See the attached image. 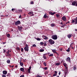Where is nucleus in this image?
I'll list each match as a JSON object with an SVG mask.
<instances>
[{"label":"nucleus","mask_w":77,"mask_h":77,"mask_svg":"<svg viewBox=\"0 0 77 77\" xmlns=\"http://www.w3.org/2000/svg\"><path fill=\"white\" fill-rule=\"evenodd\" d=\"M49 42L51 44H54V41L51 39H50L49 40Z\"/></svg>","instance_id":"obj_1"},{"label":"nucleus","mask_w":77,"mask_h":77,"mask_svg":"<svg viewBox=\"0 0 77 77\" xmlns=\"http://www.w3.org/2000/svg\"><path fill=\"white\" fill-rule=\"evenodd\" d=\"M24 50L25 51H29V46H28V45H26L25 47L24 48Z\"/></svg>","instance_id":"obj_2"},{"label":"nucleus","mask_w":77,"mask_h":77,"mask_svg":"<svg viewBox=\"0 0 77 77\" xmlns=\"http://www.w3.org/2000/svg\"><path fill=\"white\" fill-rule=\"evenodd\" d=\"M21 24V22L20 20H18L16 22H15V25L16 26H17Z\"/></svg>","instance_id":"obj_3"},{"label":"nucleus","mask_w":77,"mask_h":77,"mask_svg":"<svg viewBox=\"0 0 77 77\" xmlns=\"http://www.w3.org/2000/svg\"><path fill=\"white\" fill-rule=\"evenodd\" d=\"M52 38L53 39L56 40L57 39V35H52Z\"/></svg>","instance_id":"obj_4"},{"label":"nucleus","mask_w":77,"mask_h":77,"mask_svg":"<svg viewBox=\"0 0 77 77\" xmlns=\"http://www.w3.org/2000/svg\"><path fill=\"white\" fill-rule=\"evenodd\" d=\"M64 73H67L68 72V67H66L65 68L64 70Z\"/></svg>","instance_id":"obj_5"},{"label":"nucleus","mask_w":77,"mask_h":77,"mask_svg":"<svg viewBox=\"0 0 77 77\" xmlns=\"http://www.w3.org/2000/svg\"><path fill=\"white\" fill-rule=\"evenodd\" d=\"M52 51L53 52V53H56V54H57V53L56 51V49H53L52 50Z\"/></svg>","instance_id":"obj_6"},{"label":"nucleus","mask_w":77,"mask_h":77,"mask_svg":"<svg viewBox=\"0 0 77 77\" xmlns=\"http://www.w3.org/2000/svg\"><path fill=\"white\" fill-rule=\"evenodd\" d=\"M7 72H7V71L6 70H4L3 71V74H5V75H6V74H7Z\"/></svg>","instance_id":"obj_7"},{"label":"nucleus","mask_w":77,"mask_h":77,"mask_svg":"<svg viewBox=\"0 0 77 77\" xmlns=\"http://www.w3.org/2000/svg\"><path fill=\"white\" fill-rule=\"evenodd\" d=\"M28 14L30 16H33V13L31 12H29V13Z\"/></svg>","instance_id":"obj_8"},{"label":"nucleus","mask_w":77,"mask_h":77,"mask_svg":"<svg viewBox=\"0 0 77 77\" xmlns=\"http://www.w3.org/2000/svg\"><path fill=\"white\" fill-rule=\"evenodd\" d=\"M62 19L63 21H65L66 20V17H62Z\"/></svg>","instance_id":"obj_9"},{"label":"nucleus","mask_w":77,"mask_h":77,"mask_svg":"<svg viewBox=\"0 0 77 77\" xmlns=\"http://www.w3.org/2000/svg\"><path fill=\"white\" fill-rule=\"evenodd\" d=\"M71 36H72V35L71 34H69L67 35V37L69 38H71Z\"/></svg>","instance_id":"obj_10"},{"label":"nucleus","mask_w":77,"mask_h":77,"mask_svg":"<svg viewBox=\"0 0 77 77\" xmlns=\"http://www.w3.org/2000/svg\"><path fill=\"white\" fill-rule=\"evenodd\" d=\"M75 4H76V2H72V5L73 6H75Z\"/></svg>","instance_id":"obj_11"},{"label":"nucleus","mask_w":77,"mask_h":77,"mask_svg":"<svg viewBox=\"0 0 77 77\" xmlns=\"http://www.w3.org/2000/svg\"><path fill=\"white\" fill-rule=\"evenodd\" d=\"M20 65L22 66H23V65H24V64H23V63L22 62H20Z\"/></svg>","instance_id":"obj_12"},{"label":"nucleus","mask_w":77,"mask_h":77,"mask_svg":"<svg viewBox=\"0 0 77 77\" xmlns=\"http://www.w3.org/2000/svg\"><path fill=\"white\" fill-rule=\"evenodd\" d=\"M55 65H57V66H59V65H60V63H55Z\"/></svg>","instance_id":"obj_13"},{"label":"nucleus","mask_w":77,"mask_h":77,"mask_svg":"<svg viewBox=\"0 0 77 77\" xmlns=\"http://www.w3.org/2000/svg\"><path fill=\"white\" fill-rule=\"evenodd\" d=\"M20 71H22V72H23V71H24V68H20Z\"/></svg>","instance_id":"obj_14"},{"label":"nucleus","mask_w":77,"mask_h":77,"mask_svg":"<svg viewBox=\"0 0 77 77\" xmlns=\"http://www.w3.org/2000/svg\"><path fill=\"white\" fill-rule=\"evenodd\" d=\"M50 14L52 15H54V14H56V13L55 12L52 13L51 12L50 13Z\"/></svg>","instance_id":"obj_15"},{"label":"nucleus","mask_w":77,"mask_h":77,"mask_svg":"<svg viewBox=\"0 0 77 77\" xmlns=\"http://www.w3.org/2000/svg\"><path fill=\"white\" fill-rule=\"evenodd\" d=\"M63 65H64V66L65 67H67V66H66V65H67V64H66V63H63Z\"/></svg>","instance_id":"obj_16"},{"label":"nucleus","mask_w":77,"mask_h":77,"mask_svg":"<svg viewBox=\"0 0 77 77\" xmlns=\"http://www.w3.org/2000/svg\"><path fill=\"white\" fill-rule=\"evenodd\" d=\"M7 62L8 63H10L11 62V61L10 60H7Z\"/></svg>","instance_id":"obj_17"},{"label":"nucleus","mask_w":77,"mask_h":77,"mask_svg":"<svg viewBox=\"0 0 77 77\" xmlns=\"http://www.w3.org/2000/svg\"><path fill=\"white\" fill-rule=\"evenodd\" d=\"M74 20L75 21V23H77V17H76V19H74Z\"/></svg>","instance_id":"obj_18"},{"label":"nucleus","mask_w":77,"mask_h":77,"mask_svg":"<svg viewBox=\"0 0 77 77\" xmlns=\"http://www.w3.org/2000/svg\"><path fill=\"white\" fill-rule=\"evenodd\" d=\"M44 51V49H40L39 50L40 52H43Z\"/></svg>","instance_id":"obj_19"},{"label":"nucleus","mask_w":77,"mask_h":77,"mask_svg":"<svg viewBox=\"0 0 77 77\" xmlns=\"http://www.w3.org/2000/svg\"><path fill=\"white\" fill-rule=\"evenodd\" d=\"M67 59H68V60H69V62L71 61V58L69 57H67Z\"/></svg>","instance_id":"obj_20"},{"label":"nucleus","mask_w":77,"mask_h":77,"mask_svg":"<svg viewBox=\"0 0 77 77\" xmlns=\"http://www.w3.org/2000/svg\"><path fill=\"white\" fill-rule=\"evenodd\" d=\"M51 27H54V26H55V24H51Z\"/></svg>","instance_id":"obj_21"},{"label":"nucleus","mask_w":77,"mask_h":77,"mask_svg":"<svg viewBox=\"0 0 77 77\" xmlns=\"http://www.w3.org/2000/svg\"><path fill=\"white\" fill-rule=\"evenodd\" d=\"M36 77H42V76H40V75H39L38 74H37L36 75Z\"/></svg>","instance_id":"obj_22"},{"label":"nucleus","mask_w":77,"mask_h":77,"mask_svg":"<svg viewBox=\"0 0 77 77\" xmlns=\"http://www.w3.org/2000/svg\"><path fill=\"white\" fill-rule=\"evenodd\" d=\"M44 17L45 18H46L47 17H48L47 16V15H46V14H45Z\"/></svg>","instance_id":"obj_23"},{"label":"nucleus","mask_w":77,"mask_h":77,"mask_svg":"<svg viewBox=\"0 0 77 77\" xmlns=\"http://www.w3.org/2000/svg\"><path fill=\"white\" fill-rule=\"evenodd\" d=\"M44 42H42L40 43V45H44Z\"/></svg>","instance_id":"obj_24"},{"label":"nucleus","mask_w":77,"mask_h":77,"mask_svg":"<svg viewBox=\"0 0 77 77\" xmlns=\"http://www.w3.org/2000/svg\"><path fill=\"white\" fill-rule=\"evenodd\" d=\"M18 11L20 13L21 12H22V10H19Z\"/></svg>","instance_id":"obj_25"},{"label":"nucleus","mask_w":77,"mask_h":77,"mask_svg":"<svg viewBox=\"0 0 77 77\" xmlns=\"http://www.w3.org/2000/svg\"><path fill=\"white\" fill-rule=\"evenodd\" d=\"M7 36L8 38H9L10 37V34H8L7 35Z\"/></svg>","instance_id":"obj_26"},{"label":"nucleus","mask_w":77,"mask_h":77,"mask_svg":"<svg viewBox=\"0 0 77 77\" xmlns=\"http://www.w3.org/2000/svg\"><path fill=\"white\" fill-rule=\"evenodd\" d=\"M43 55V58L44 59H47V57H46V56H45L44 55Z\"/></svg>","instance_id":"obj_27"},{"label":"nucleus","mask_w":77,"mask_h":77,"mask_svg":"<svg viewBox=\"0 0 77 77\" xmlns=\"http://www.w3.org/2000/svg\"><path fill=\"white\" fill-rule=\"evenodd\" d=\"M44 44L45 46H46V45H47V42H45L44 43Z\"/></svg>","instance_id":"obj_28"},{"label":"nucleus","mask_w":77,"mask_h":77,"mask_svg":"<svg viewBox=\"0 0 77 77\" xmlns=\"http://www.w3.org/2000/svg\"><path fill=\"white\" fill-rule=\"evenodd\" d=\"M44 37H45V38H44V39H48L47 37L46 36H45Z\"/></svg>","instance_id":"obj_29"},{"label":"nucleus","mask_w":77,"mask_h":77,"mask_svg":"<svg viewBox=\"0 0 77 77\" xmlns=\"http://www.w3.org/2000/svg\"><path fill=\"white\" fill-rule=\"evenodd\" d=\"M56 16L57 18H58V17H60V16H59V15L58 14H56Z\"/></svg>","instance_id":"obj_30"},{"label":"nucleus","mask_w":77,"mask_h":77,"mask_svg":"<svg viewBox=\"0 0 77 77\" xmlns=\"http://www.w3.org/2000/svg\"><path fill=\"white\" fill-rule=\"evenodd\" d=\"M49 56H53V54H50L49 55Z\"/></svg>","instance_id":"obj_31"},{"label":"nucleus","mask_w":77,"mask_h":77,"mask_svg":"<svg viewBox=\"0 0 77 77\" xmlns=\"http://www.w3.org/2000/svg\"><path fill=\"white\" fill-rule=\"evenodd\" d=\"M43 64H44V65L45 66H47V64H46V63H45V62H44V63H43Z\"/></svg>","instance_id":"obj_32"},{"label":"nucleus","mask_w":77,"mask_h":77,"mask_svg":"<svg viewBox=\"0 0 77 77\" xmlns=\"http://www.w3.org/2000/svg\"><path fill=\"white\" fill-rule=\"evenodd\" d=\"M73 69L75 70H76V67L75 66H74L73 67Z\"/></svg>","instance_id":"obj_33"},{"label":"nucleus","mask_w":77,"mask_h":77,"mask_svg":"<svg viewBox=\"0 0 77 77\" xmlns=\"http://www.w3.org/2000/svg\"><path fill=\"white\" fill-rule=\"evenodd\" d=\"M37 41H40L41 40V38H37Z\"/></svg>","instance_id":"obj_34"},{"label":"nucleus","mask_w":77,"mask_h":77,"mask_svg":"<svg viewBox=\"0 0 77 77\" xmlns=\"http://www.w3.org/2000/svg\"><path fill=\"white\" fill-rule=\"evenodd\" d=\"M28 72L29 73H30V69H28Z\"/></svg>","instance_id":"obj_35"},{"label":"nucleus","mask_w":77,"mask_h":77,"mask_svg":"<svg viewBox=\"0 0 77 77\" xmlns=\"http://www.w3.org/2000/svg\"><path fill=\"white\" fill-rule=\"evenodd\" d=\"M2 77H6V75H4V74H2Z\"/></svg>","instance_id":"obj_36"},{"label":"nucleus","mask_w":77,"mask_h":77,"mask_svg":"<svg viewBox=\"0 0 77 77\" xmlns=\"http://www.w3.org/2000/svg\"><path fill=\"white\" fill-rule=\"evenodd\" d=\"M21 51L22 52H23V50H24V49H23V48H21Z\"/></svg>","instance_id":"obj_37"},{"label":"nucleus","mask_w":77,"mask_h":77,"mask_svg":"<svg viewBox=\"0 0 77 77\" xmlns=\"http://www.w3.org/2000/svg\"><path fill=\"white\" fill-rule=\"evenodd\" d=\"M7 54H9V50H8V51H7L6 53Z\"/></svg>","instance_id":"obj_38"},{"label":"nucleus","mask_w":77,"mask_h":77,"mask_svg":"<svg viewBox=\"0 0 77 77\" xmlns=\"http://www.w3.org/2000/svg\"><path fill=\"white\" fill-rule=\"evenodd\" d=\"M32 47H36V45L35 44H34L32 45Z\"/></svg>","instance_id":"obj_39"},{"label":"nucleus","mask_w":77,"mask_h":77,"mask_svg":"<svg viewBox=\"0 0 77 77\" xmlns=\"http://www.w3.org/2000/svg\"><path fill=\"white\" fill-rule=\"evenodd\" d=\"M20 77H24V75H22L20 76Z\"/></svg>","instance_id":"obj_40"},{"label":"nucleus","mask_w":77,"mask_h":77,"mask_svg":"<svg viewBox=\"0 0 77 77\" xmlns=\"http://www.w3.org/2000/svg\"><path fill=\"white\" fill-rule=\"evenodd\" d=\"M53 76H56V75H57V74H54L53 75Z\"/></svg>","instance_id":"obj_41"},{"label":"nucleus","mask_w":77,"mask_h":77,"mask_svg":"<svg viewBox=\"0 0 77 77\" xmlns=\"http://www.w3.org/2000/svg\"><path fill=\"white\" fill-rule=\"evenodd\" d=\"M54 73L55 74H57V71H55Z\"/></svg>","instance_id":"obj_42"},{"label":"nucleus","mask_w":77,"mask_h":77,"mask_svg":"<svg viewBox=\"0 0 77 77\" xmlns=\"http://www.w3.org/2000/svg\"><path fill=\"white\" fill-rule=\"evenodd\" d=\"M66 51H67V52H69V51H70L69 50V49L66 50Z\"/></svg>","instance_id":"obj_43"},{"label":"nucleus","mask_w":77,"mask_h":77,"mask_svg":"<svg viewBox=\"0 0 77 77\" xmlns=\"http://www.w3.org/2000/svg\"><path fill=\"white\" fill-rule=\"evenodd\" d=\"M8 56H11V55L9 54H7Z\"/></svg>","instance_id":"obj_44"},{"label":"nucleus","mask_w":77,"mask_h":77,"mask_svg":"<svg viewBox=\"0 0 77 77\" xmlns=\"http://www.w3.org/2000/svg\"><path fill=\"white\" fill-rule=\"evenodd\" d=\"M61 74V72H59V75H60Z\"/></svg>","instance_id":"obj_45"},{"label":"nucleus","mask_w":77,"mask_h":77,"mask_svg":"<svg viewBox=\"0 0 77 77\" xmlns=\"http://www.w3.org/2000/svg\"><path fill=\"white\" fill-rule=\"evenodd\" d=\"M3 51H4V53H5L6 52V50H5L4 49H3Z\"/></svg>","instance_id":"obj_46"},{"label":"nucleus","mask_w":77,"mask_h":77,"mask_svg":"<svg viewBox=\"0 0 77 77\" xmlns=\"http://www.w3.org/2000/svg\"><path fill=\"white\" fill-rule=\"evenodd\" d=\"M44 69L46 70V69H47V67H45L44 68Z\"/></svg>","instance_id":"obj_47"},{"label":"nucleus","mask_w":77,"mask_h":77,"mask_svg":"<svg viewBox=\"0 0 77 77\" xmlns=\"http://www.w3.org/2000/svg\"><path fill=\"white\" fill-rule=\"evenodd\" d=\"M14 10H15V9H14V8H12L11 9V11H14Z\"/></svg>","instance_id":"obj_48"},{"label":"nucleus","mask_w":77,"mask_h":77,"mask_svg":"<svg viewBox=\"0 0 77 77\" xmlns=\"http://www.w3.org/2000/svg\"><path fill=\"white\" fill-rule=\"evenodd\" d=\"M74 22H75V21H74V20H72V23H74Z\"/></svg>","instance_id":"obj_49"},{"label":"nucleus","mask_w":77,"mask_h":77,"mask_svg":"<svg viewBox=\"0 0 77 77\" xmlns=\"http://www.w3.org/2000/svg\"><path fill=\"white\" fill-rule=\"evenodd\" d=\"M6 42H4L2 43V44H6Z\"/></svg>","instance_id":"obj_50"},{"label":"nucleus","mask_w":77,"mask_h":77,"mask_svg":"<svg viewBox=\"0 0 77 77\" xmlns=\"http://www.w3.org/2000/svg\"><path fill=\"white\" fill-rule=\"evenodd\" d=\"M31 4H33V2H31Z\"/></svg>","instance_id":"obj_51"},{"label":"nucleus","mask_w":77,"mask_h":77,"mask_svg":"<svg viewBox=\"0 0 77 77\" xmlns=\"http://www.w3.org/2000/svg\"><path fill=\"white\" fill-rule=\"evenodd\" d=\"M15 67H16V68H17V67H18V65H16L15 66Z\"/></svg>","instance_id":"obj_52"},{"label":"nucleus","mask_w":77,"mask_h":77,"mask_svg":"<svg viewBox=\"0 0 77 77\" xmlns=\"http://www.w3.org/2000/svg\"><path fill=\"white\" fill-rule=\"evenodd\" d=\"M19 18H21V15H20L19 16Z\"/></svg>","instance_id":"obj_53"},{"label":"nucleus","mask_w":77,"mask_h":77,"mask_svg":"<svg viewBox=\"0 0 77 77\" xmlns=\"http://www.w3.org/2000/svg\"><path fill=\"white\" fill-rule=\"evenodd\" d=\"M31 69V66L29 67V69Z\"/></svg>","instance_id":"obj_54"},{"label":"nucleus","mask_w":77,"mask_h":77,"mask_svg":"<svg viewBox=\"0 0 77 77\" xmlns=\"http://www.w3.org/2000/svg\"><path fill=\"white\" fill-rule=\"evenodd\" d=\"M68 58H67L66 59V61H68Z\"/></svg>","instance_id":"obj_55"},{"label":"nucleus","mask_w":77,"mask_h":77,"mask_svg":"<svg viewBox=\"0 0 77 77\" xmlns=\"http://www.w3.org/2000/svg\"><path fill=\"white\" fill-rule=\"evenodd\" d=\"M17 50H20V48H17Z\"/></svg>","instance_id":"obj_56"},{"label":"nucleus","mask_w":77,"mask_h":77,"mask_svg":"<svg viewBox=\"0 0 77 77\" xmlns=\"http://www.w3.org/2000/svg\"><path fill=\"white\" fill-rule=\"evenodd\" d=\"M48 55H49V54H50V52H48Z\"/></svg>","instance_id":"obj_57"},{"label":"nucleus","mask_w":77,"mask_h":77,"mask_svg":"<svg viewBox=\"0 0 77 77\" xmlns=\"http://www.w3.org/2000/svg\"><path fill=\"white\" fill-rule=\"evenodd\" d=\"M60 51H62V48H61L60 50Z\"/></svg>","instance_id":"obj_58"},{"label":"nucleus","mask_w":77,"mask_h":77,"mask_svg":"<svg viewBox=\"0 0 77 77\" xmlns=\"http://www.w3.org/2000/svg\"><path fill=\"white\" fill-rule=\"evenodd\" d=\"M9 66L10 67V68H11V65H9Z\"/></svg>","instance_id":"obj_59"},{"label":"nucleus","mask_w":77,"mask_h":77,"mask_svg":"<svg viewBox=\"0 0 77 77\" xmlns=\"http://www.w3.org/2000/svg\"><path fill=\"white\" fill-rule=\"evenodd\" d=\"M61 24H62V25H63V23L62 22L61 23Z\"/></svg>","instance_id":"obj_60"},{"label":"nucleus","mask_w":77,"mask_h":77,"mask_svg":"<svg viewBox=\"0 0 77 77\" xmlns=\"http://www.w3.org/2000/svg\"><path fill=\"white\" fill-rule=\"evenodd\" d=\"M64 77H66V74H65V75H64Z\"/></svg>","instance_id":"obj_61"},{"label":"nucleus","mask_w":77,"mask_h":77,"mask_svg":"<svg viewBox=\"0 0 77 77\" xmlns=\"http://www.w3.org/2000/svg\"><path fill=\"white\" fill-rule=\"evenodd\" d=\"M14 66H12V68H13V67H14Z\"/></svg>","instance_id":"obj_62"},{"label":"nucleus","mask_w":77,"mask_h":77,"mask_svg":"<svg viewBox=\"0 0 77 77\" xmlns=\"http://www.w3.org/2000/svg\"><path fill=\"white\" fill-rule=\"evenodd\" d=\"M76 6H77V3L76 4Z\"/></svg>","instance_id":"obj_63"},{"label":"nucleus","mask_w":77,"mask_h":77,"mask_svg":"<svg viewBox=\"0 0 77 77\" xmlns=\"http://www.w3.org/2000/svg\"><path fill=\"white\" fill-rule=\"evenodd\" d=\"M75 31H77V29H75Z\"/></svg>","instance_id":"obj_64"}]
</instances>
